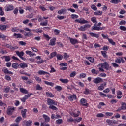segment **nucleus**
Returning <instances> with one entry per match:
<instances>
[{"mask_svg":"<svg viewBox=\"0 0 126 126\" xmlns=\"http://www.w3.org/2000/svg\"><path fill=\"white\" fill-rule=\"evenodd\" d=\"M121 106L116 110V112H120L122 111V110H123V111L126 110V103L125 102H121Z\"/></svg>","mask_w":126,"mask_h":126,"instance_id":"f257e3e1","label":"nucleus"},{"mask_svg":"<svg viewBox=\"0 0 126 126\" xmlns=\"http://www.w3.org/2000/svg\"><path fill=\"white\" fill-rule=\"evenodd\" d=\"M13 112H14V107L8 106L7 109V115H11L12 114H13Z\"/></svg>","mask_w":126,"mask_h":126,"instance_id":"f03ea898","label":"nucleus"},{"mask_svg":"<svg viewBox=\"0 0 126 126\" xmlns=\"http://www.w3.org/2000/svg\"><path fill=\"white\" fill-rule=\"evenodd\" d=\"M90 25L89 24L84 25V26H81L78 28V30L80 31H85L87 28H90Z\"/></svg>","mask_w":126,"mask_h":126,"instance_id":"7ed1b4c3","label":"nucleus"},{"mask_svg":"<svg viewBox=\"0 0 126 126\" xmlns=\"http://www.w3.org/2000/svg\"><path fill=\"white\" fill-rule=\"evenodd\" d=\"M47 104L48 105H49L50 106H52L53 105H55V106H57V102L55 101V100L53 99H51L50 98L47 99Z\"/></svg>","mask_w":126,"mask_h":126,"instance_id":"20e7f679","label":"nucleus"},{"mask_svg":"<svg viewBox=\"0 0 126 126\" xmlns=\"http://www.w3.org/2000/svg\"><path fill=\"white\" fill-rule=\"evenodd\" d=\"M100 65L101 66V67H103V68L106 69V70H109V64H108L107 62H104V63L98 65V66Z\"/></svg>","mask_w":126,"mask_h":126,"instance_id":"39448f33","label":"nucleus"},{"mask_svg":"<svg viewBox=\"0 0 126 126\" xmlns=\"http://www.w3.org/2000/svg\"><path fill=\"white\" fill-rule=\"evenodd\" d=\"M75 22H77V23H80L81 24H85V23H88V21L84 19H82V18L75 20Z\"/></svg>","mask_w":126,"mask_h":126,"instance_id":"423d86ee","label":"nucleus"},{"mask_svg":"<svg viewBox=\"0 0 126 126\" xmlns=\"http://www.w3.org/2000/svg\"><path fill=\"white\" fill-rule=\"evenodd\" d=\"M93 82L94 83H95V84H99L100 82H103V79L100 77H97L94 79Z\"/></svg>","mask_w":126,"mask_h":126,"instance_id":"0eeeda50","label":"nucleus"},{"mask_svg":"<svg viewBox=\"0 0 126 126\" xmlns=\"http://www.w3.org/2000/svg\"><path fill=\"white\" fill-rule=\"evenodd\" d=\"M81 103L82 104V106H84V107H87L88 106V103L86 102V99L84 98H82L80 100Z\"/></svg>","mask_w":126,"mask_h":126,"instance_id":"6e6552de","label":"nucleus"},{"mask_svg":"<svg viewBox=\"0 0 126 126\" xmlns=\"http://www.w3.org/2000/svg\"><path fill=\"white\" fill-rule=\"evenodd\" d=\"M7 28H9V26L5 25H0V29L2 30V31H4L6 30Z\"/></svg>","mask_w":126,"mask_h":126,"instance_id":"1a4fd4ad","label":"nucleus"},{"mask_svg":"<svg viewBox=\"0 0 126 126\" xmlns=\"http://www.w3.org/2000/svg\"><path fill=\"white\" fill-rule=\"evenodd\" d=\"M102 28L101 27H97V24H94V25L92 27V30H102Z\"/></svg>","mask_w":126,"mask_h":126,"instance_id":"9d476101","label":"nucleus"},{"mask_svg":"<svg viewBox=\"0 0 126 126\" xmlns=\"http://www.w3.org/2000/svg\"><path fill=\"white\" fill-rule=\"evenodd\" d=\"M43 119H44V121L45 123H49L50 122V120H51V118H49L48 115L43 114L42 116Z\"/></svg>","mask_w":126,"mask_h":126,"instance_id":"9b49d317","label":"nucleus"},{"mask_svg":"<svg viewBox=\"0 0 126 126\" xmlns=\"http://www.w3.org/2000/svg\"><path fill=\"white\" fill-rule=\"evenodd\" d=\"M106 123H108V125H116L117 124V122L116 120H107Z\"/></svg>","mask_w":126,"mask_h":126,"instance_id":"f8f14e48","label":"nucleus"},{"mask_svg":"<svg viewBox=\"0 0 126 126\" xmlns=\"http://www.w3.org/2000/svg\"><path fill=\"white\" fill-rule=\"evenodd\" d=\"M70 42L72 45H75V44H77L78 43V40L76 39H73V38H70Z\"/></svg>","mask_w":126,"mask_h":126,"instance_id":"ddd939ff","label":"nucleus"},{"mask_svg":"<svg viewBox=\"0 0 126 126\" xmlns=\"http://www.w3.org/2000/svg\"><path fill=\"white\" fill-rule=\"evenodd\" d=\"M3 72L5 73V74H13V72L10 71L7 69V68H5L2 70Z\"/></svg>","mask_w":126,"mask_h":126,"instance_id":"4468645a","label":"nucleus"},{"mask_svg":"<svg viewBox=\"0 0 126 126\" xmlns=\"http://www.w3.org/2000/svg\"><path fill=\"white\" fill-rule=\"evenodd\" d=\"M107 85V83L106 82L104 83V84H101L100 86L98 87V90H103L105 88V86Z\"/></svg>","mask_w":126,"mask_h":126,"instance_id":"2eb2a0df","label":"nucleus"},{"mask_svg":"<svg viewBox=\"0 0 126 126\" xmlns=\"http://www.w3.org/2000/svg\"><path fill=\"white\" fill-rule=\"evenodd\" d=\"M38 73L39 74V75H45V74H48V75H50V73L43 70H39L38 72Z\"/></svg>","mask_w":126,"mask_h":126,"instance_id":"dca6fc26","label":"nucleus"},{"mask_svg":"<svg viewBox=\"0 0 126 126\" xmlns=\"http://www.w3.org/2000/svg\"><path fill=\"white\" fill-rule=\"evenodd\" d=\"M50 46H55L56 45V38H53L50 40V42L49 43Z\"/></svg>","mask_w":126,"mask_h":126,"instance_id":"f3484780","label":"nucleus"},{"mask_svg":"<svg viewBox=\"0 0 126 126\" xmlns=\"http://www.w3.org/2000/svg\"><path fill=\"white\" fill-rule=\"evenodd\" d=\"M26 54H27V55H29L30 57H33V56H36V54H34V53L32 52V51L28 50L26 51Z\"/></svg>","mask_w":126,"mask_h":126,"instance_id":"a211bd4d","label":"nucleus"},{"mask_svg":"<svg viewBox=\"0 0 126 126\" xmlns=\"http://www.w3.org/2000/svg\"><path fill=\"white\" fill-rule=\"evenodd\" d=\"M89 34L90 35V36H91V37H94L95 38H99L100 36L99 34H96L93 32H90Z\"/></svg>","mask_w":126,"mask_h":126,"instance_id":"6ab92c4d","label":"nucleus"},{"mask_svg":"<svg viewBox=\"0 0 126 126\" xmlns=\"http://www.w3.org/2000/svg\"><path fill=\"white\" fill-rule=\"evenodd\" d=\"M26 112H27V110L26 109L21 110V115L23 118H26Z\"/></svg>","mask_w":126,"mask_h":126,"instance_id":"aec40b11","label":"nucleus"},{"mask_svg":"<svg viewBox=\"0 0 126 126\" xmlns=\"http://www.w3.org/2000/svg\"><path fill=\"white\" fill-rule=\"evenodd\" d=\"M13 5H10L7 7V8L5 9V11H11V10H13Z\"/></svg>","mask_w":126,"mask_h":126,"instance_id":"412c9836","label":"nucleus"},{"mask_svg":"<svg viewBox=\"0 0 126 126\" xmlns=\"http://www.w3.org/2000/svg\"><path fill=\"white\" fill-rule=\"evenodd\" d=\"M20 91L22 92V93H24V94H28V91L24 88H20Z\"/></svg>","mask_w":126,"mask_h":126,"instance_id":"4be33fe9","label":"nucleus"},{"mask_svg":"<svg viewBox=\"0 0 126 126\" xmlns=\"http://www.w3.org/2000/svg\"><path fill=\"white\" fill-rule=\"evenodd\" d=\"M110 2L114 4H118V3H120V2H121V0H111Z\"/></svg>","mask_w":126,"mask_h":126,"instance_id":"5701e85b","label":"nucleus"},{"mask_svg":"<svg viewBox=\"0 0 126 126\" xmlns=\"http://www.w3.org/2000/svg\"><path fill=\"white\" fill-rule=\"evenodd\" d=\"M13 37H15L16 39H18L19 38H23V36L19 33V34L14 33Z\"/></svg>","mask_w":126,"mask_h":126,"instance_id":"b1692460","label":"nucleus"},{"mask_svg":"<svg viewBox=\"0 0 126 126\" xmlns=\"http://www.w3.org/2000/svg\"><path fill=\"white\" fill-rule=\"evenodd\" d=\"M69 100L70 101H73V100H76V95L73 94V95H71L68 97Z\"/></svg>","mask_w":126,"mask_h":126,"instance_id":"393cba45","label":"nucleus"},{"mask_svg":"<svg viewBox=\"0 0 126 126\" xmlns=\"http://www.w3.org/2000/svg\"><path fill=\"white\" fill-rule=\"evenodd\" d=\"M19 66V65L17 63H14L12 65V67H13V68H14L15 69H17Z\"/></svg>","mask_w":126,"mask_h":126,"instance_id":"a878e982","label":"nucleus"},{"mask_svg":"<svg viewBox=\"0 0 126 126\" xmlns=\"http://www.w3.org/2000/svg\"><path fill=\"white\" fill-rule=\"evenodd\" d=\"M3 58H4L5 62H9L11 60L10 56H3Z\"/></svg>","mask_w":126,"mask_h":126,"instance_id":"bb28decb","label":"nucleus"},{"mask_svg":"<svg viewBox=\"0 0 126 126\" xmlns=\"http://www.w3.org/2000/svg\"><path fill=\"white\" fill-rule=\"evenodd\" d=\"M19 65L21 68H25V67H27V64L25 63H21Z\"/></svg>","mask_w":126,"mask_h":126,"instance_id":"cd10ccee","label":"nucleus"},{"mask_svg":"<svg viewBox=\"0 0 126 126\" xmlns=\"http://www.w3.org/2000/svg\"><path fill=\"white\" fill-rule=\"evenodd\" d=\"M44 82L45 84H46V85H49L50 86H53L54 84L53 82H50L47 81H44Z\"/></svg>","mask_w":126,"mask_h":126,"instance_id":"c85d7f7f","label":"nucleus"},{"mask_svg":"<svg viewBox=\"0 0 126 126\" xmlns=\"http://www.w3.org/2000/svg\"><path fill=\"white\" fill-rule=\"evenodd\" d=\"M46 95L47 97H50V98H53V97H54V94L51 93L46 92Z\"/></svg>","mask_w":126,"mask_h":126,"instance_id":"c756f323","label":"nucleus"},{"mask_svg":"<svg viewBox=\"0 0 126 126\" xmlns=\"http://www.w3.org/2000/svg\"><path fill=\"white\" fill-rule=\"evenodd\" d=\"M101 53L102 54L103 57L104 58H107L108 56L107 55V52L106 51H101Z\"/></svg>","mask_w":126,"mask_h":126,"instance_id":"7c9ffc66","label":"nucleus"},{"mask_svg":"<svg viewBox=\"0 0 126 126\" xmlns=\"http://www.w3.org/2000/svg\"><path fill=\"white\" fill-rule=\"evenodd\" d=\"M60 81L62 82V83H67L68 82V80L67 79H60Z\"/></svg>","mask_w":126,"mask_h":126,"instance_id":"2f4dec72","label":"nucleus"},{"mask_svg":"<svg viewBox=\"0 0 126 126\" xmlns=\"http://www.w3.org/2000/svg\"><path fill=\"white\" fill-rule=\"evenodd\" d=\"M51 57H50V59H53L54 57H56L57 56V52H52L50 54Z\"/></svg>","mask_w":126,"mask_h":126,"instance_id":"473e14b6","label":"nucleus"},{"mask_svg":"<svg viewBox=\"0 0 126 126\" xmlns=\"http://www.w3.org/2000/svg\"><path fill=\"white\" fill-rule=\"evenodd\" d=\"M108 40L110 44H111V45H113V46H115V45H116V42H114V40H113V39L108 38Z\"/></svg>","mask_w":126,"mask_h":126,"instance_id":"72a5a7b5","label":"nucleus"},{"mask_svg":"<svg viewBox=\"0 0 126 126\" xmlns=\"http://www.w3.org/2000/svg\"><path fill=\"white\" fill-rule=\"evenodd\" d=\"M94 15H102V14H103V12L101 11H98L97 12H94Z\"/></svg>","mask_w":126,"mask_h":126,"instance_id":"f704fd0d","label":"nucleus"},{"mask_svg":"<svg viewBox=\"0 0 126 126\" xmlns=\"http://www.w3.org/2000/svg\"><path fill=\"white\" fill-rule=\"evenodd\" d=\"M24 36L25 37H31V36H33V33H32L31 32H28V33H24Z\"/></svg>","mask_w":126,"mask_h":126,"instance_id":"c9c22d12","label":"nucleus"},{"mask_svg":"<svg viewBox=\"0 0 126 126\" xmlns=\"http://www.w3.org/2000/svg\"><path fill=\"white\" fill-rule=\"evenodd\" d=\"M21 120H22V118H21V116H18V117H17L16 120H15V122H16V123H17L18 124V123H19V122H20Z\"/></svg>","mask_w":126,"mask_h":126,"instance_id":"e433bc0d","label":"nucleus"},{"mask_svg":"<svg viewBox=\"0 0 126 126\" xmlns=\"http://www.w3.org/2000/svg\"><path fill=\"white\" fill-rule=\"evenodd\" d=\"M91 20L93 22V23H97V18L95 17H92Z\"/></svg>","mask_w":126,"mask_h":126,"instance_id":"4c0bfd02","label":"nucleus"},{"mask_svg":"<svg viewBox=\"0 0 126 126\" xmlns=\"http://www.w3.org/2000/svg\"><path fill=\"white\" fill-rule=\"evenodd\" d=\"M40 25L42 26H47L48 25V20H45L44 22L41 23Z\"/></svg>","mask_w":126,"mask_h":126,"instance_id":"58836bf2","label":"nucleus"},{"mask_svg":"<svg viewBox=\"0 0 126 126\" xmlns=\"http://www.w3.org/2000/svg\"><path fill=\"white\" fill-rule=\"evenodd\" d=\"M0 15L3 16L4 15V12L2 10V7H0Z\"/></svg>","mask_w":126,"mask_h":126,"instance_id":"ea45409f","label":"nucleus"},{"mask_svg":"<svg viewBox=\"0 0 126 126\" xmlns=\"http://www.w3.org/2000/svg\"><path fill=\"white\" fill-rule=\"evenodd\" d=\"M46 122H41L40 126H50V124L46 123Z\"/></svg>","mask_w":126,"mask_h":126,"instance_id":"a19ab883","label":"nucleus"},{"mask_svg":"<svg viewBox=\"0 0 126 126\" xmlns=\"http://www.w3.org/2000/svg\"><path fill=\"white\" fill-rule=\"evenodd\" d=\"M55 89H56L57 91H61L63 88L60 86H57L55 87Z\"/></svg>","mask_w":126,"mask_h":126,"instance_id":"79ce46f5","label":"nucleus"},{"mask_svg":"<svg viewBox=\"0 0 126 126\" xmlns=\"http://www.w3.org/2000/svg\"><path fill=\"white\" fill-rule=\"evenodd\" d=\"M9 49H10L12 50V51H14V50H16V49H18V47L17 46H12L11 45V46L9 47Z\"/></svg>","mask_w":126,"mask_h":126,"instance_id":"37998d69","label":"nucleus"},{"mask_svg":"<svg viewBox=\"0 0 126 126\" xmlns=\"http://www.w3.org/2000/svg\"><path fill=\"white\" fill-rule=\"evenodd\" d=\"M56 124H57V125H61V124H63V120L58 119L56 120Z\"/></svg>","mask_w":126,"mask_h":126,"instance_id":"c03bdc74","label":"nucleus"},{"mask_svg":"<svg viewBox=\"0 0 126 126\" xmlns=\"http://www.w3.org/2000/svg\"><path fill=\"white\" fill-rule=\"evenodd\" d=\"M91 72L93 73V74H98V71H96L95 69H92Z\"/></svg>","mask_w":126,"mask_h":126,"instance_id":"a18cd8bd","label":"nucleus"},{"mask_svg":"<svg viewBox=\"0 0 126 126\" xmlns=\"http://www.w3.org/2000/svg\"><path fill=\"white\" fill-rule=\"evenodd\" d=\"M57 58L58 60H63V56L60 54H58L57 55Z\"/></svg>","mask_w":126,"mask_h":126,"instance_id":"49530a36","label":"nucleus"},{"mask_svg":"<svg viewBox=\"0 0 126 126\" xmlns=\"http://www.w3.org/2000/svg\"><path fill=\"white\" fill-rule=\"evenodd\" d=\"M11 31H12V32H18L19 29H17L16 28H12Z\"/></svg>","mask_w":126,"mask_h":126,"instance_id":"de8ad7c7","label":"nucleus"},{"mask_svg":"<svg viewBox=\"0 0 126 126\" xmlns=\"http://www.w3.org/2000/svg\"><path fill=\"white\" fill-rule=\"evenodd\" d=\"M36 90H42L43 88L40 86V85L37 84L36 88Z\"/></svg>","mask_w":126,"mask_h":126,"instance_id":"09e8293b","label":"nucleus"},{"mask_svg":"<svg viewBox=\"0 0 126 126\" xmlns=\"http://www.w3.org/2000/svg\"><path fill=\"white\" fill-rule=\"evenodd\" d=\"M91 7L93 10H97V7H96V6H95L94 4L92 5Z\"/></svg>","mask_w":126,"mask_h":126,"instance_id":"8fccbe9b","label":"nucleus"},{"mask_svg":"<svg viewBox=\"0 0 126 126\" xmlns=\"http://www.w3.org/2000/svg\"><path fill=\"white\" fill-rule=\"evenodd\" d=\"M49 109H52V110H58V108L54 105H50Z\"/></svg>","mask_w":126,"mask_h":126,"instance_id":"3c124183","label":"nucleus"},{"mask_svg":"<svg viewBox=\"0 0 126 126\" xmlns=\"http://www.w3.org/2000/svg\"><path fill=\"white\" fill-rule=\"evenodd\" d=\"M32 123V121L29 120L26 122V126H31V124Z\"/></svg>","mask_w":126,"mask_h":126,"instance_id":"603ef678","label":"nucleus"},{"mask_svg":"<svg viewBox=\"0 0 126 126\" xmlns=\"http://www.w3.org/2000/svg\"><path fill=\"white\" fill-rule=\"evenodd\" d=\"M75 75H76V72L73 71L70 74L71 77H74Z\"/></svg>","mask_w":126,"mask_h":126,"instance_id":"864d4df0","label":"nucleus"},{"mask_svg":"<svg viewBox=\"0 0 126 126\" xmlns=\"http://www.w3.org/2000/svg\"><path fill=\"white\" fill-rule=\"evenodd\" d=\"M33 9V8L31 6H27L26 7V10H28L29 11H31Z\"/></svg>","mask_w":126,"mask_h":126,"instance_id":"5fc2aeb1","label":"nucleus"},{"mask_svg":"<svg viewBox=\"0 0 126 126\" xmlns=\"http://www.w3.org/2000/svg\"><path fill=\"white\" fill-rule=\"evenodd\" d=\"M105 115H106V116H107V117H110L111 116H113V113L112 112H106L105 113Z\"/></svg>","mask_w":126,"mask_h":126,"instance_id":"6e6d98bb","label":"nucleus"},{"mask_svg":"<svg viewBox=\"0 0 126 126\" xmlns=\"http://www.w3.org/2000/svg\"><path fill=\"white\" fill-rule=\"evenodd\" d=\"M5 79L6 80H8V81L11 80V77H10V76L7 75H5Z\"/></svg>","mask_w":126,"mask_h":126,"instance_id":"4d7b16f0","label":"nucleus"},{"mask_svg":"<svg viewBox=\"0 0 126 126\" xmlns=\"http://www.w3.org/2000/svg\"><path fill=\"white\" fill-rule=\"evenodd\" d=\"M96 117H97V118H103L104 114H103V113H99L97 114Z\"/></svg>","mask_w":126,"mask_h":126,"instance_id":"13d9d810","label":"nucleus"},{"mask_svg":"<svg viewBox=\"0 0 126 126\" xmlns=\"http://www.w3.org/2000/svg\"><path fill=\"white\" fill-rule=\"evenodd\" d=\"M10 90V87H7L5 89V92H6V93H8V92H9V91Z\"/></svg>","mask_w":126,"mask_h":126,"instance_id":"bf43d9fd","label":"nucleus"},{"mask_svg":"<svg viewBox=\"0 0 126 126\" xmlns=\"http://www.w3.org/2000/svg\"><path fill=\"white\" fill-rule=\"evenodd\" d=\"M71 18H72L73 19H74L75 18H77L78 17V16L75 14H72L71 15Z\"/></svg>","mask_w":126,"mask_h":126,"instance_id":"052dcab7","label":"nucleus"},{"mask_svg":"<svg viewBox=\"0 0 126 126\" xmlns=\"http://www.w3.org/2000/svg\"><path fill=\"white\" fill-rule=\"evenodd\" d=\"M88 60L91 62V63H94V58L92 57H88Z\"/></svg>","mask_w":126,"mask_h":126,"instance_id":"680f3d73","label":"nucleus"},{"mask_svg":"<svg viewBox=\"0 0 126 126\" xmlns=\"http://www.w3.org/2000/svg\"><path fill=\"white\" fill-rule=\"evenodd\" d=\"M120 29H121V30H123V31H126V28L125 26H121L120 27Z\"/></svg>","mask_w":126,"mask_h":126,"instance_id":"e2e57ef3","label":"nucleus"},{"mask_svg":"<svg viewBox=\"0 0 126 126\" xmlns=\"http://www.w3.org/2000/svg\"><path fill=\"white\" fill-rule=\"evenodd\" d=\"M115 62L117 63H121V58H117Z\"/></svg>","mask_w":126,"mask_h":126,"instance_id":"0e129e2a","label":"nucleus"},{"mask_svg":"<svg viewBox=\"0 0 126 126\" xmlns=\"http://www.w3.org/2000/svg\"><path fill=\"white\" fill-rule=\"evenodd\" d=\"M35 78L36 81H38V82H41V81L42 80V79H41L39 77H35Z\"/></svg>","mask_w":126,"mask_h":126,"instance_id":"69168bd1","label":"nucleus"},{"mask_svg":"<svg viewBox=\"0 0 126 126\" xmlns=\"http://www.w3.org/2000/svg\"><path fill=\"white\" fill-rule=\"evenodd\" d=\"M14 14L17 15L18 13V8H16L13 11Z\"/></svg>","mask_w":126,"mask_h":126,"instance_id":"338daca9","label":"nucleus"},{"mask_svg":"<svg viewBox=\"0 0 126 126\" xmlns=\"http://www.w3.org/2000/svg\"><path fill=\"white\" fill-rule=\"evenodd\" d=\"M89 91H90L89 89H88V88H86L85 91L84 92V94H88L89 93Z\"/></svg>","mask_w":126,"mask_h":126,"instance_id":"774afa93","label":"nucleus"}]
</instances>
